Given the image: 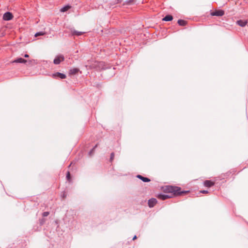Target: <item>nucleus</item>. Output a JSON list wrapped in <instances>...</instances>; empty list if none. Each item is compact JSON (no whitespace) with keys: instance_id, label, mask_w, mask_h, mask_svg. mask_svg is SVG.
<instances>
[{"instance_id":"9","label":"nucleus","mask_w":248,"mask_h":248,"mask_svg":"<svg viewBox=\"0 0 248 248\" xmlns=\"http://www.w3.org/2000/svg\"><path fill=\"white\" fill-rule=\"evenodd\" d=\"M248 23L247 20H239L236 21V24L239 26L244 27H245L247 24Z\"/></svg>"},{"instance_id":"24","label":"nucleus","mask_w":248,"mask_h":248,"mask_svg":"<svg viewBox=\"0 0 248 248\" xmlns=\"http://www.w3.org/2000/svg\"><path fill=\"white\" fill-rule=\"evenodd\" d=\"M137 239V236H136V235H135V236H134V237L133 238V240H135V239Z\"/></svg>"},{"instance_id":"15","label":"nucleus","mask_w":248,"mask_h":248,"mask_svg":"<svg viewBox=\"0 0 248 248\" xmlns=\"http://www.w3.org/2000/svg\"><path fill=\"white\" fill-rule=\"evenodd\" d=\"M79 71L78 68H74L71 69L69 71V74L71 75H75Z\"/></svg>"},{"instance_id":"21","label":"nucleus","mask_w":248,"mask_h":248,"mask_svg":"<svg viewBox=\"0 0 248 248\" xmlns=\"http://www.w3.org/2000/svg\"><path fill=\"white\" fill-rule=\"evenodd\" d=\"M201 193H203V194H207V193H208V191L207 190H201L200 191Z\"/></svg>"},{"instance_id":"25","label":"nucleus","mask_w":248,"mask_h":248,"mask_svg":"<svg viewBox=\"0 0 248 248\" xmlns=\"http://www.w3.org/2000/svg\"><path fill=\"white\" fill-rule=\"evenodd\" d=\"M43 221H41V222H40V224H41V225H42V224H43Z\"/></svg>"},{"instance_id":"18","label":"nucleus","mask_w":248,"mask_h":248,"mask_svg":"<svg viewBox=\"0 0 248 248\" xmlns=\"http://www.w3.org/2000/svg\"><path fill=\"white\" fill-rule=\"evenodd\" d=\"M45 34V32H44L43 31H40V32H38L36 33L35 34V36L37 37V36H39L40 35H44Z\"/></svg>"},{"instance_id":"5","label":"nucleus","mask_w":248,"mask_h":248,"mask_svg":"<svg viewBox=\"0 0 248 248\" xmlns=\"http://www.w3.org/2000/svg\"><path fill=\"white\" fill-rule=\"evenodd\" d=\"M212 16H221L224 15V11L222 10H216L211 13Z\"/></svg>"},{"instance_id":"26","label":"nucleus","mask_w":248,"mask_h":248,"mask_svg":"<svg viewBox=\"0 0 248 248\" xmlns=\"http://www.w3.org/2000/svg\"><path fill=\"white\" fill-rule=\"evenodd\" d=\"M71 164H72V163H71V164L69 165V167H70L71 166Z\"/></svg>"},{"instance_id":"13","label":"nucleus","mask_w":248,"mask_h":248,"mask_svg":"<svg viewBox=\"0 0 248 248\" xmlns=\"http://www.w3.org/2000/svg\"><path fill=\"white\" fill-rule=\"evenodd\" d=\"M173 19V17L170 15H168L166 16L162 20L165 21H170Z\"/></svg>"},{"instance_id":"2","label":"nucleus","mask_w":248,"mask_h":248,"mask_svg":"<svg viewBox=\"0 0 248 248\" xmlns=\"http://www.w3.org/2000/svg\"><path fill=\"white\" fill-rule=\"evenodd\" d=\"M92 68L95 69L97 71H100L107 68L106 63L104 62L95 61L90 65Z\"/></svg>"},{"instance_id":"8","label":"nucleus","mask_w":248,"mask_h":248,"mask_svg":"<svg viewBox=\"0 0 248 248\" xmlns=\"http://www.w3.org/2000/svg\"><path fill=\"white\" fill-rule=\"evenodd\" d=\"M204 186L207 187H210L215 185V182L211 180H205L203 183Z\"/></svg>"},{"instance_id":"4","label":"nucleus","mask_w":248,"mask_h":248,"mask_svg":"<svg viewBox=\"0 0 248 248\" xmlns=\"http://www.w3.org/2000/svg\"><path fill=\"white\" fill-rule=\"evenodd\" d=\"M64 60V57L62 55L57 56L53 61V62L55 64H59L61 62Z\"/></svg>"},{"instance_id":"23","label":"nucleus","mask_w":248,"mask_h":248,"mask_svg":"<svg viewBox=\"0 0 248 248\" xmlns=\"http://www.w3.org/2000/svg\"><path fill=\"white\" fill-rule=\"evenodd\" d=\"M24 57L25 58H28L29 57V55L26 54H25Z\"/></svg>"},{"instance_id":"22","label":"nucleus","mask_w":248,"mask_h":248,"mask_svg":"<svg viewBox=\"0 0 248 248\" xmlns=\"http://www.w3.org/2000/svg\"><path fill=\"white\" fill-rule=\"evenodd\" d=\"M97 147V145H96L93 148V149L90 151V154H91L92 152H93V150L95 149V148Z\"/></svg>"},{"instance_id":"10","label":"nucleus","mask_w":248,"mask_h":248,"mask_svg":"<svg viewBox=\"0 0 248 248\" xmlns=\"http://www.w3.org/2000/svg\"><path fill=\"white\" fill-rule=\"evenodd\" d=\"M85 33V32L78 31L75 30H71V34L73 36H80L83 34Z\"/></svg>"},{"instance_id":"1","label":"nucleus","mask_w":248,"mask_h":248,"mask_svg":"<svg viewBox=\"0 0 248 248\" xmlns=\"http://www.w3.org/2000/svg\"><path fill=\"white\" fill-rule=\"evenodd\" d=\"M164 191L165 193L168 194H159L157 196L158 199L165 200L172 197L173 196L182 195L189 192L188 191H182L180 187L172 186H166Z\"/></svg>"},{"instance_id":"14","label":"nucleus","mask_w":248,"mask_h":248,"mask_svg":"<svg viewBox=\"0 0 248 248\" xmlns=\"http://www.w3.org/2000/svg\"><path fill=\"white\" fill-rule=\"evenodd\" d=\"M177 23L180 26H185L187 24V21L183 19H179Z\"/></svg>"},{"instance_id":"12","label":"nucleus","mask_w":248,"mask_h":248,"mask_svg":"<svg viewBox=\"0 0 248 248\" xmlns=\"http://www.w3.org/2000/svg\"><path fill=\"white\" fill-rule=\"evenodd\" d=\"M27 61L22 58H17L13 61V62L16 63H26Z\"/></svg>"},{"instance_id":"7","label":"nucleus","mask_w":248,"mask_h":248,"mask_svg":"<svg viewBox=\"0 0 248 248\" xmlns=\"http://www.w3.org/2000/svg\"><path fill=\"white\" fill-rule=\"evenodd\" d=\"M54 78H59L61 79H64L66 78V75L64 74H62L59 72H56L53 74Z\"/></svg>"},{"instance_id":"3","label":"nucleus","mask_w":248,"mask_h":248,"mask_svg":"<svg viewBox=\"0 0 248 248\" xmlns=\"http://www.w3.org/2000/svg\"><path fill=\"white\" fill-rule=\"evenodd\" d=\"M13 14L9 12H6L3 16V19L5 21H9L13 18Z\"/></svg>"},{"instance_id":"17","label":"nucleus","mask_w":248,"mask_h":248,"mask_svg":"<svg viewBox=\"0 0 248 248\" xmlns=\"http://www.w3.org/2000/svg\"><path fill=\"white\" fill-rule=\"evenodd\" d=\"M66 177L67 181H68L69 182L71 181V175L69 171H67Z\"/></svg>"},{"instance_id":"11","label":"nucleus","mask_w":248,"mask_h":248,"mask_svg":"<svg viewBox=\"0 0 248 248\" xmlns=\"http://www.w3.org/2000/svg\"><path fill=\"white\" fill-rule=\"evenodd\" d=\"M137 177L144 182H149L151 181L148 178L143 177L141 175H138Z\"/></svg>"},{"instance_id":"6","label":"nucleus","mask_w":248,"mask_h":248,"mask_svg":"<svg viewBox=\"0 0 248 248\" xmlns=\"http://www.w3.org/2000/svg\"><path fill=\"white\" fill-rule=\"evenodd\" d=\"M157 200L155 198H152L149 200L148 204L149 207L152 208L157 203Z\"/></svg>"},{"instance_id":"19","label":"nucleus","mask_w":248,"mask_h":248,"mask_svg":"<svg viewBox=\"0 0 248 248\" xmlns=\"http://www.w3.org/2000/svg\"><path fill=\"white\" fill-rule=\"evenodd\" d=\"M49 212H44L43 213L42 215H43V217H46L48 216L49 215Z\"/></svg>"},{"instance_id":"16","label":"nucleus","mask_w":248,"mask_h":248,"mask_svg":"<svg viewBox=\"0 0 248 248\" xmlns=\"http://www.w3.org/2000/svg\"><path fill=\"white\" fill-rule=\"evenodd\" d=\"M70 8V6H69V5H66V6H64L63 7H62L61 9V11L62 12H66L67 11L68 9H69Z\"/></svg>"},{"instance_id":"20","label":"nucleus","mask_w":248,"mask_h":248,"mask_svg":"<svg viewBox=\"0 0 248 248\" xmlns=\"http://www.w3.org/2000/svg\"><path fill=\"white\" fill-rule=\"evenodd\" d=\"M114 153H112L111 154V155H110V160L111 162L112 161V160L114 159Z\"/></svg>"}]
</instances>
